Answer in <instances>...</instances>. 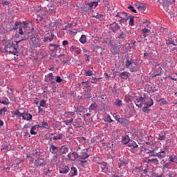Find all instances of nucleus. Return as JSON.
Here are the masks:
<instances>
[{"instance_id":"6ab92c4d","label":"nucleus","mask_w":177,"mask_h":177,"mask_svg":"<svg viewBox=\"0 0 177 177\" xmlns=\"http://www.w3.org/2000/svg\"><path fill=\"white\" fill-rule=\"evenodd\" d=\"M32 156H33V157H35L37 160L39 158H44V156H42V152L41 151H33L32 153Z\"/></svg>"},{"instance_id":"e2e57ef3","label":"nucleus","mask_w":177,"mask_h":177,"mask_svg":"<svg viewBox=\"0 0 177 177\" xmlns=\"http://www.w3.org/2000/svg\"><path fill=\"white\" fill-rule=\"evenodd\" d=\"M128 9H129L130 10H131V12H133V13H136V10L135 9V8L132 6H128Z\"/></svg>"},{"instance_id":"69168bd1","label":"nucleus","mask_w":177,"mask_h":177,"mask_svg":"<svg viewBox=\"0 0 177 177\" xmlns=\"http://www.w3.org/2000/svg\"><path fill=\"white\" fill-rule=\"evenodd\" d=\"M86 75L91 77V75H93V72H92V71H86Z\"/></svg>"},{"instance_id":"603ef678","label":"nucleus","mask_w":177,"mask_h":177,"mask_svg":"<svg viewBox=\"0 0 177 177\" xmlns=\"http://www.w3.org/2000/svg\"><path fill=\"white\" fill-rule=\"evenodd\" d=\"M176 158V156L175 155H171L169 157V160L171 162H174Z\"/></svg>"},{"instance_id":"393cba45","label":"nucleus","mask_w":177,"mask_h":177,"mask_svg":"<svg viewBox=\"0 0 177 177\" xmlns=\"http://www.w3.org/2000/svg\"><path fill=\"white\" fill-rule=\"evenodd\" d=\"M131 139H129V136H124L122 138V143L124 145H126V146H128V142H131Z\"/></svg>"},{"instance_id":"aec40b11","label":"nucleus","mask_w":177,"mask_h":177,"mask_svg":"<svg viewBox=\"0 0 177 177\" xmlns=\"http://www.w3.org/2000/svg\"><path fill=\"white\" fill-rule=\"evenodd\" d=\"M100 44H102V45H104V46H106V45H107V44H109V45H110L111 46H113L114 41L108 39L106 41H100Z\"/></svg>"},{"instance_id":"6e6d98bb","label":"nucleus","mask_w":177,"mask_h":177,"mask_svg":"<svg viewBox=\"0 0 177 177\" xmlns=\"http://www.w3.org/2000/svg\"><path fill=\"white\" fill-rule=\"evenodd\" d=\"M169 3H171V1H169V0H162L163 6H168Z\"/></svg>"},{"instance_id":"f3484780","label":"nucleus","mask_w":177,"mask_h":177,"mask_svg":"<svg viewBox=\"0 0 177 177\" xmlns=\"http://www.w3.org/2000/svg\"><path fill=\"white\" fill-rule=\"evenodd\" d=\"M37 128H43L46 129H49V124H48V122L43 121L37 124Z\"/></svg>"},{"instance_id":"4c0bfd02","label":"nucleus","mask_w":177,"mask_h":177,"mask_svg":"<svg viewBox=\"0 0 177 177\" xmlns=\"http://www.w3.org/2000/svg\"><path fill=\"white\" fill-rule=\"evenodd\" d=\"M101 79H102L101 77L96 78L95 77H92L90 79V81H91V84H97V82H99V81H100Z\"/></svg>"},{"instance_id":"4d7b16f0","label":"nucleus","mask_w":177,"mask_h":177,"mask_svg":"<svg viewBox=\"0 0 177 177\" xmlns=\"http://www.w3.org/2000/svg\"><path fill=\"white\" fill-rule=\"evenodd\" d=\"M96 107H97L96 103L91 104V106H89V110H95Z\"/></svg>"},{"instance_id":"b1692460","label":"nucleus","mask_w":177,"mask_h":177,"mask_svg":"<svg viewBox=\"0 0 177 177\" xmlns=\"http://www.w3.org/2000/svg\"><path fill=\"white\" fill-rule=\"evenodd\" d=\"M57 161H59L57 153H54L52 158L50 159V162L53 164V165H56V164H57Z\"/></svg>"},{"instance_id":"7c9ffc66","label":"nucleus","mask_w":177,"mask_h":177,"mask_svg":"<svg viewBox=\"0 0 177 177\" xmlns=\"http://www.w3.org/2000/svg\"><path fill=\"white\" fill-rule=\"evenodd\" d=\"M167 153H165V151H161L158 153H157L156 157H158V158H165V157H166Z\"/></svg>"},{"instance_id":"f704fd0d","label":"nucleus","mask_w":177,"mask_h":177,"mask_svg":"<svg viewBox=\"0 0 177 177\" xmlns=\"http://www.w3.org/2000/svg\"><path fill=\"white\" fill-rule=\"evenodd\" d=\"M50 150H52L51 153L53 154H57V150H59V149L57 148V147L55 146L54 145H52L50 147Z\"/></svg>"},{"instance_id":"9d476101","label":"nucleus","mask_w":177,"mask_h":177,"mask_svg":"<svg viewBox=\"0 0 177 177\" xmlns=\"http://www.w3.org/2000/svg\"><path fill=\"white\" fill-rule=\"evenodd\" d=\"M115 120L120 122L122 125H127L128 124V120L127 118H120V115L115 114Z\"/></svg>"},{"instance_id":"052dcab7","label":"nucleus","mask_w":177,"mask_h":177,"mask_svg":"<svg viewBox=\"0 0 177 177\" xmlns=\"http://www.w3.org/2000/svg\"><path fill=\"white\" fill-rule=\"evenodd\" d=\"M63 79H62V77H60V76L57 75L56 77V82H57V84H60V82H62Z\"/></svg>"},{"instance_id":"338daca9","label":"nucleus","mask_w":177,"mask_h":177,"mask_svg":"<svg viewBox=\"0 0 177 177\" xmlns=\"http://www.w3.org/2000/svg\"><path fill=\"white\" fill-rule=\"evenodd\" d=\"M81 52H82L81 49H80L78 48H77L76 50H75V53L76 55H81Z\"/></svg>"},{"instance_id":"5701e85b","label":"nucleus","mask_w":177,"mask_h":177,"mask_svg":"<svg viewBox=\"0 0 177 177\" xmlns=\"http://www.w3.org/2000/svg\"><path fill=\"white\" fill-rule=\"evenodd\" d=\"M129 68L130 69V71H132V73H136L138 70L136 62H133L132 65Z\"/></svg>"},{"instance_id":"37998d69","label":"nucleus","mask_w":177,"mask_h":177,"mask_svg":"<svg viewBox=\"0 0 177 177\" xmlns=\"http://www.w3.org/2000/svg\"><path fill=\"white\" fill-rule=\"evenodd\" d=\"M166 45H173L174 46H176V44H175V42L172 38H169V39L166 41Z\"/></svg>"},{"instance_id":"f257e3e1","label":"nucleus","mask_w":177,"mask_h":177,"mask_svg":"<svg viewBox=\"0 0 177 177\" xmlns=\"http://www.w3.org/2000/svg\"><path fill=\"white\" fill-rule=\"evenodd\" d=\"M19 41L8 40L6 42V52H9V53H12L15 55L16 52H17V49H19Z\"/></svg>"},{"instance_id":"de8ad7c7","label":"nucleus","mask_w":177,"mask_h":177,"mask_svg":"<svg viewBox=\"0 0 177 177\" xmlns=\"http://www.w3.org/2000/svg\"><path fill=\"white\" fill-rule=\"evenodd\" d=\"M62 138H63V134L59 133L57 136L53 137V140H59L60 139H62Z\"/></svg>"},{"instance_id":"6e6552de","label":"nucleus","mask_w":177,"mask_h":177,"mask_svg":"<svg viewBox=\"0 0 177 177\" xmlns=\"http://www.w3.org/2000/svg\"><path fill=\"white\" fill-rule=\"evenodd\" d=\"M53 80H55V76L53 75V73H49L44 79L45 82H50V85H53L56 84V81H52Z\"/></svg>"},{"instance_id":"680f3d73","label":"nucleus","mask_w":177,"mask_h":177,"mask_svg":"<svg viewBox=\"0 0 177 177\" xmlns=\"http://www.w3.org/2000/svg\"><path fill=\"white\" fill-rule=\"evenodd\" d=\"M142 111L143 113H149V111H150V109H149V106H144L142 108Z\"/></svg>"},{"instance_id":"ddd939ff","label":"nucleus","mask_w":177,"mask_h":177,"mask_svg":"<svg viewBox=\"0 0 177 177\" xmlns=\"http://www.w3.org/2000/svg\"><path fill=\"white\" fill-rule=\"evenodd\" d=\"M59 174H67L70 171V167L67 165H62L59 169Z\"/></svg>"},{"instance_id":"dca6fc26","label":"nucleus","mask_w":177,"mask_h":177,"mask_svg":"<svg viewBox=\"0 0 177 177\" xmlns=\"http://www.w3.org/2000/svg\"><path fill=\"white\" fill-rule=\"evenodd\" d=\"M148 164H153V165H156V167L160 164V161L157 158H149L147 160Z\"/></svg>"},{"instance_id":"0eeeda50","label":"nucleus","mask_w":177,"mask_h":177,"mask_svg":"<svg viewBox=\"0 0 177 177\" xmlns=\"http://www.w3.org/2000/svg\"><path fill=\"white\" fill-rule=\"evenodd\" d=\"M34 165L37 168L39 167H45V165H46V162L44 158H40L39 159L35 160Z\"/></svg>"},{"instance_id":"a18cd8bd","label":"nucleus","mask_w":177,"mask_h":177,"mask_svg":"<svg viewBox=\"0 0 177 177\" xmlns=\"http://www.w3.org/2000/svg\"><path fill=\"white\" fill-rule=\"evenodd\" d=\"M111 53H113V55H118V53H120L118 51V47L113 46V50H111Z\"/></svg>"},{"instance_id":"13d9d810","label":"nucleus","mask_w":177,"mask_h":177,"mask_svg":"<svg viewBox=\"0 0 177 177\" xmlns=\"http://www.w3.org/2000/svg\"><path fill=\"white\" fill-rule=\"evenodd\" d=\"M169 78H171L172 81H177V73H175L174 76L169 75Z\"/></svg>"},{"instance_id":"bb28decb","label":"nucleus","mask_w":177,"mask_h":177,"mask_svg":"<svg viewBox=\"0 0 177 177\" xmlns=\"http://www.w3.org/2000/svg\"><path fill=\"white\" fill-rule=\"evenodd\" d=\"M82 85L83 86V89H86L87 92H90V91H91V86H89V84L88 83V82H83L82 83Z\"/></svg>"},{"instance_id":"20e7f679","label":"nucleus","mask_w":177,"mask_h":177,"mask_svg":"<svg viewBox=\"0 0 177 177\" xmlns=\"http://www.w3.org/2000/svg\"><path fill=\"white\" fill-rule=\"evenodd\" d=\"M128 147H130V151L133 154H138L139 151V145L133 140H130L127 145Z\"/></svg>"},{"instance_id":"a19ab883","label":"nucleus","mask_w":177,"mask_h":177,"mask_svg":"<svg viewBox=\"0 0 177 177\" xmlns=\"http://www.w3.org/2000/svg\"><path fill=\"white\" fill-rule=\"evenodd\" d=\"M37 128H38V125H35L31 127V129H30L31 135H37V131H35V129H37Z\"/></svg>"},{"instance_id":"2f4dec72","label":"nucleus","mask_w":177,"mask_h":177,"mask_svg":"<svg viewBox=\"0 0 177 177\" xmlns=\"http://www.w3.org/2000/svg\"><path fill=\"white\" fill-rule=\"evenodd\" d=\"M98 3L97 1H93L91 2L88 4V6L89 8V9H95V8H96V6H97Z\"/></svg>"},{"instance_id":"c9c22d12","label":"nucleus","mask_w":177,"mask_h":177,"mask_svg":"<svg viewBox=\"0 0 177 177\" xmlns=\"http://www.w3.org/2000/svg\"><path fill=\"white\" fill-rule=\"evenodd\" d=\"M147 154H149V157H157V152L154 150H149L147 151Z\"/></svg>"},{"instance_id":"ea45409f","label":"nucleus","mask_w":177,"mask_h":177,"mask_svg":"<svg viewBox=\"0 0 177 177\" xmlns=\"http://www.w3.org/2000/svg\"><path fill=\"white\" fill-rule=\"evenodd\" d=\"M135 62H133V59H127L125 64L126 67H127V68H129V67L131 66H132V64L134 63Z\"/></svg>"},{"instance_id":"423d86ee","label":"nucleus","mask_w":177,"mask_h":177,"mask_svg":"<svg viewBox=\"0 0 177 177\" xmlns=\"http://www.w3.org/2000/svg\"><path fill=\"white\" fill-rule=\"evenodd\" d=\"M29 39H31L30 45L32 48H41V39L31 38V37H30Z\"/></svg>"},{"instance_id":"864d4df0","label":"nucleus","mask_w":177,"mask_h":177,"mask_svg":"<svg viewBox=\"0 0 177 177\" xmlns=\"http://www.w3.org/2000/svg\"><path fill=\"white\" fill-rule=\"evenodd\" d=\"M137 9H138L140 12H145V10H146V7H145V6H138L137 7Z\"/></svg>"},{"instance_id":"c756f323","label":"nucleus","mask_w":177,"mask_h":177,"mask_svg":"<svg viewBox=\"0 0 177 177\" xmlns=\"http://www.w3.org/2000/svg\"><path fill=\"white\" fill-rule=\"evenodd\" d=\"M169 64H171V62L169 61H165L163 62L162 67L167 71V70H169Z\"/></svg>"},{"instance_id":"0e129e2a","label":"nucleus","mask_w":177,"mask_h":177,"mask_svg":"<svg viewBox=\"0 0 177 177\" xmlns=\"http://www.w3.org/2000/svg\"><path fill=\"white\" fill-rule=\"evenodd\" d=\"M73 127H76L77 128H81V127H82V124H81L77 122H75L74 123H73Z\"/></svg>"},{"instance_id":"72a5a7b5","label":"nucleus","mask_w":177,"mask_h":177,"mask_svg":"<svg viewBox=\"0 0 177 177\" xmlns=\"http://www.w3.org/2000/svg\"><path fill=\"white\" fill-rule=\"evenodd\" d=\"M141 167H142V176H141L140 177H143L145 176V175H146V174H147V169H149V166L146 165L145 167L143 166H141Z\"/></svg>"},{"instance_id":"412c9836","label":"nucleus","mask_w":177,"mask_h":177,"mask_svg":"<svg viewBox=\"0 0 177 177\" xmlns=\"http://www.w3.org/2000/svg\"><path fill=\"white\" fill-rule=\"evenodd\" d=\"M120 78H122V80H128L129 77V73L128 72H122L119 74Z\"/></svg>"},{"instance_id":"774afa93","label":"nucleus","mask_w":177,"mask_h":177,"mask_svg":"<svg viewBox=\"0 0 177 177\" xmlns=\"http://www.w3.org/2000/svg\"><path fill=\"white\" fill-rule=\"evenodd\" d=\"M160 102L161 103V104H167V100H165V99L164 98H161L160 100Z\"/></svg>"},{"instance_id":"9b49d317","label":"nucleus","mask_w":177,"mask_h":177,"mask_svg":"<svg viewBox=\"0 0 177 177\" xmlns=\"http://www.w3.org/2000/svg\"><path fill=\"white\" fill-rule=\"evenodd\" d=\"M133 174L135 177L143 176V173H142V167H136L133 169Z\"/></svg>"},{"instance_id":"5fc2aeb1","label":"nucleus","mask_w":177,"mask_h":177,"mask_svg":"<svg viewBox=\"0 0 177 177\" xmlns=\"http://www.w3.org/2000/svg\"><path fill=\"white\" fill-rule=\"evenodd\" d=\"M40 107H46V101L41 100L39 103Z\"/></svg>"},{"instance_id":"09e8293b","label":"nucleus","mask_w":177,"mask_h":177,"mask_svg":"<svg viewBox=\"0 0 177 177\" xmlns=\"http://www.w3.org/2000/svg\"><path fill=\"white\" fill-rule=\"evenodd\" d=\"M145 104L147 105V107H151L153 104V100L150 99L149 101L146 102Z\"/></svg>"},{"instance_id":"473e14b6","label":"nucleus","mask_w":177,"mask_h":177,"mask_svg":"<svg viewBox=\"0 0 177 177\" xmlns=\"http://www.w3.org/2000/svg\"><path fill=\"white\" fill-rule=\"evenodd\" d=\"M76 175H78V171H77V169L74 167H72L71 169V176H75Z\"/></svg>"},{"instance_id":"49530a36","label":"nucleus","mask_w":177,"mask_h":177,"mask_svg":"<svg viewBox=\"0 0 177 177\" xmlns=\"http://www.w3.org/2000/svg\"><path fill=\"white\" fill-rule=\"evenodd\" d=\"M171 168V163L170 162H166L164 163L162 169H169Z\"/></svg>"},{"instance_id":"39448f33","label":"nucleus","mask_w":177,"mask_h":177,"mask_svg":"<svg viewBox=\"0 0 177 177\" xmlns=\"http://www.w3.org/2000/svg\"><path fill=\"white\" fill-rule=\"evenodd\" d=\"M100 165L102 169V172H104V174H106V175H109V174H111L113 172V168L109 167L106 162H102L101 163H100Z\"/></svg>"},{"instance_id":"4be33fe9","label":"nucleus","mask_w":177,"mask_h":177,"mask_svg":"<svg viewBox=\"0 0 177 177\" xmlns=\"http://www.w3.org/2000/svg\"><path fill=\"white\" fill-rule=\"evenodd\" d=\"M55 39V34L51 33V35L50 37H44V42H52Z\"/></svg>"},{"instance_id":"e433bc0d","label":"nucleus","mask_w":177,"mask_h":177,"mask_svg":"<svg viewBox=\"0 0 177 177\" xmlns=\"http://www.w3.org/2000/svg\"><path fill=\"white\" fill-rule=\"evenodd\" d=\"M158 139V140H165L167 139V136H165V133H159Z\"/></svg>"},{"instance_id":"3c124183","label":"nucleus","mask_w":177,"mask_h":177,"mask_svg":"<svg viewBox=\"0 0 177 177\" xmlns=\"http://www.w3.org/2000/svg\"><path fill=\"white\" fill-rule=\"evenodd\" d=\"M127 162L124 160H121L119 163H118V168H121L122 167H125V165H127Z\"/></svg>"},{"instance_id":"79ce46f5","label":"nucleus","mask_w":177,"mask_h":177,"mask_svg":"<svg viewBox=\"0 0 177 177\" xmlns=\"http://www.w3.org/2000/svg\"><path fill=\"white\" fill-rule=\"evenodd\" d=\"M118 38L121 41H125V38H127V35L122 32L121 34L118 37Z\"/></svg>"},{"instance_id":"7ed1b4c3","label":"nucleus","mask_w":177,"mask_h":177,"mask_svg":"<svg viewBox=\"0 0 177 177\" xmlns=\"http://www.w3.org/2000/svg\"><path fill=\"white\" fill-rule=\"evenodd\" d=\"M23 24H24L25 27L20 28L18 30V32L20 35H24L22 37V41H26V39H30L31 32H26V28H27V26H26V21H24Z\"/></svg>"},{"instance_id":"f03ea898","label":"nucleus","mask_w":177,"mask_h":177,"mask_svg":"<svg viewBox=\"0 0 177 177\" xmlns=\"http://www.w3.org/2000/svg\"><path fill=\"white\" fill-rule=\"evenodd\" d=\"M115 20L116 21H119L120 24L128 21V13L125 12H118V14L115 16Z\"/></svg>"},{"instance_id":"2eb2a0df","label":"nucleus","mask_w":177,"mask_h":177,"mask_svg":"<svg viewBox=\"0 0 177 177\" xmlns=\"http://www.w3.org/2000/svg\"><path fill=\"white\" fill-rule=\"evenodd\" d=\"M88 157H89V155H88V150L86 149H83L80 153V155H79V158H81L82 160H85L86 158H88Z\"/></svg>"},{"instance_id":"c85d7f7f","label":"nucleus","mask_w":177,"mask_h":177,"mask_svg":"<svg viewBox=\"0 0 177 177\" xmlns=\"http://www.w3.org/2000/svg\"><path fill=\"white\" fill-rule=\"evenodd\" d=\"M65 118H71V117H73L75 115V113L73 111H69V112H65L64 114Z\"/></svg>"},{"instance_id":"cd10ccee","label":"nucleus","mask_w":177,"mask_h":177,"mask_svg":"<svg viewBox=\"0 0 177 177\" xmlns=\"http://www.w3.org/2000/svg\"><path fill=\"white\" fill-rule=\"evenodd\" d=\"M59 46H60L59 44H49V47L50 48V50H51V52H55V50H57V48H59Z\"/></svg>"},{"instance_id":"bf43d9fd","label":"nucleus","mask_w":177,"mask_h":177,"mask_svg":"<svg viewBox=\"0 0 177 177\" xmlns=\"http://www.w3.org/2000/svg\"><path fill=\"white\" fill-rule=\"evenodd\" d=\"M48 10L50 12H54L55 10H56V7H55V6H50Z\"/></svg>"},{"instance_id":"8fccbe9b","label":"nucleus","mask_w":177,"mask_h":177,"mask_svg":"<svg viewBox=\"0 0 177 177\" xmlns=\"http://www.w3.org/2000/svg\"><path fill=\"white\" fill-rule=\"evenodd\" d=\"M0 103L4 104V106H8L9 104V100L6 99L5 100H0Z\"/></svg>"},{"instance_id":"a878e982","label":"nucleus","mask_w":177,"mask_h":177,"mask_svg":"<svg viewBox=\"0 0 177 177\" xmlns=\"http://www.w3.org/2000/svg\"><path fill=\"white\" fill-rule=\"evenodd\" d=\"M59 153L61 154H67V153H68V147L66 146H62L59 149Z\"/></svg>"},{"instance_id":"c03bdc74","label":"nucleus","mask_w":177,"mask_h":177,"mask_svg":"<svg viewBox=\"0 0 177 177\" xmlns=\"http://www.w3.org/2000/svg\"><path fill=\"white\" fill-rule=\"evenodd\" d=\"M115 106H117L118 107H121L122 106V101L121 100L117 99L114 102Z\"/></svg>"},{"instance_id":"1a4fd4ad","label":"nucleus","mask_w":177,"mask_h":177,"mask_svg":"<svg viewBox=\"0 0 177 177\" xmlns=\"http://www.w3.org/2000/svg\"><path fill=\"white\" fill-rule=\"evenodd\" d=\"M120 28H121V26L115 21L113 22L109 25V30H111L113 32H117V31H118Z\"/></svg>"},{"instance_id":"a211bd4d","label":"nucleus","mask_w":177,"mask_h":177,"mask_svg":"<svg viewBox=\"0 0 177 177\" xmlns=\"http://www.w3.org/2000/svg\"><path fill=\"white\" fill-rule=\"evenodd\" d=\"M22 120H24L26 121H31V120H32V115L28 113H24Z\"/></svg>"},{"instance_id":"4468645a","label":"nucleus","mask_w":177,"mask_h":177,"mask_svg":"<svg viewBox=\"0 0 177 177\" xmlns=\"http://www.w3.org/2000/svg\"><path fill=\"white\" fill-rule=\"evenodd\" d=\"M7 95L8 97L10 99V100H16V97L15 96V94L13 93V89L8 87L7 90Z\"/></svg>"},{"instance_id":"58836bf2","label":"nucleus","mask_w":177,"mask_h":177,"mask_svg":"<svg viewBox=\"0 0 177 177\" xmlns=\"http://www.w3.org/2000/svg\"><path fill=\"white\" fill-rule=\"evenodd\" d=\"M86 38H87V36L85 35H82L80 39V42L81 44H86Z\"/></svg>"},{"instance_id":"f8f14e48","label":"nucleus","mask_w":177,"mask_h":177,"mask_svg":"<svg viewBox=\"0 0 177 177\" xmlns=\"http://www.w3.org/2000/svg\"><path fill=\"white\" fill-rule=\"evenodd\" d=\"M68 158L71 160V161H75L77 158H80V155L76 152H73L68 154Z\"/></svg>"}]
</instances>
